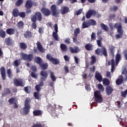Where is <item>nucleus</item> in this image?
Instances as JSON below:
<instances>
[{
	"label": "nucleus",
	"instance_id": "nucleus-6",
	"mask_svg": "<svg viewBox=\"0 0 127 127\" xmlns=\"http://www.w3.org/2000/svg\"><path fill=\"white\" fill-rule=\"evenodd\" d=\"M95 53L99 56H104L106 58H108V51L105 47L101 48H98L95 50Z\"/></svg>",
	"mask_w": 127,
	"mask_h": 127
},
{
	"label": "nucleus",
	"instance_id": "nucleus-63",
	"mask_svg": "<svg viewBox=\"0 0 127 127\" xmlns=\"http://www.w3.org/2000/svg\"><path fill=\"white\" fill-rule=\"evenodd\" d=\"M122 74L125 76H126V75H127V69L126 68H125L122 70Z\"/></svg>",
	"mask_w": 127,
	"mask_h": 127
},
{
	"label": "nucleus",
	"instance_id": "nucleus-24",
	"mask_svg": "<svg viewBox=\"0 0 127 127\" xmlns=\"http://www.w3.org/2000/svg\"><path fill=\"white\" fill-rule=\"evenodd\" d=\"M109 52V54L110 55H111L113 56V57H114V56H115V51H116V50H115V46H110L109 48L108 49Z\"/></svg>",
	"mask_w": 127,
	"mask_h": 127
},
{
	"label": "nucleus",
	"instance_id": "nucleus-33",
	"mask_svg": "<svg viewBox=\"0 0 127 127\" xmlns=\"http://www.w3.org/2000/svg\"><path fill=\"white\" fill-rule=\"evenodd\" d=\"M85 48L88 51H92L93 50V45L92 44H87L85 45Z\"/></svg>",
	"mask_w": 127,
	"mask_h": 127
},
{
	"label": "nucleus",
	"instance_id": "nucleus-41",
	"mask_svg": "<svg viewBox=\"0 0 127 127\" xmlns=\"http://www.w3.org/2000/svg\"><path fill=\"white\" fill-rule=\"evenodd\" d=\"M91 61L90 62V65H94V63L97 62V58L95 56H91Z\"/></svg>",
	"mask_w": 127,
	"mask_h": 127
},
{
	"label": "nucleus",
	"instance_id": "nucleus-51",
	"mask_svg": "<svg viewBox=\"0 0 127 127\" xmlns=\"http://www.w3.org/2000/svg\"><path fill=\"white\" fill-rule=\"evenodd\" d=\"M118 6L116 5H114L113 7H110V10L111 11H117L118 10Z\"/></svg>",
	"mask_w": 127,
	"mask_h": 127
},
{
	"label": "nucleus",
	"instance_id": "nucleus-32",
	"mask_svg": "<svg viewBox=\"0 0 127 127\" xmlns=\"http://www.w3.org/2000/svg\"><path fill=\"white\" fill-rule=\"evenodd\" d=\"M88 27H90V24L89 23V21L87 20L83 21L82 25V28H88Z\"/></svg>",
	"mask_w": 127,
	"mask_h": 127
},
{
	"label": "nucleus",
	"instance_id": "nucleus-1",
	"mask_svg": "<svg viewBox=\"0 0 127 127\" xmlns=\"http://www.w3.org/2000/svg\"><path fill=\"white\" fill-rule=\"evenodd\" d=\"M42 20V14L40 11H36L34 15L31 16V21H32L31 28L36 29L37 24L36 22Z\"/></svg>",
	"mask_w": 127,
	"mask_h": 127
},
{
	"label": "nucleus",
	"instance_id": "nucleus-59",
	"mask_svg": "<svg viewBox=\"0 0 127 127\" xmlns=\"http://www.w3.org/2000/svg\"><path fill=\"white\" fill-rule=\"evenodd\" d=\"M31 75V77L34 78V79L37 78V74L35 73V72H32Z\"/></svg>",
	"mask_w": 127,
	"mask_h": 127
},
{
	"label": "nucleus",
	"instance_id": "nucleus-42",
	"mask_svg": "<svg viewBox=\"0 0 127 127\" xmlns=\"http://www.w3.org/2000/svg\"><path fill=\"white\" fill-rule=\"evenodd\" d=\"M5 36H6V33H5V31L2 29L0 30V37H1V38H5Z\"/></svg>",
	"mask_w": 127,
	"mask_h": 127
},
{
	"label": "nucleus",
	"instance_id": "nucleus-57",
	"mask_svg": "<svg viewBox=\"0 0 127 127\" xmlns=\"http://www.w3.org/2000/svg\"><path fill=\"white\" fill-rule=\"evenodd\" d=\"M31 69L33 72H37V68L35 65H32L31 67Z\"/></svg>",
	"mask_w": 127,
	"mask_h": 127
},
{
	"label": "nucleus",
	"instance_id": "nucleus-19",
	"mask_svg": "<svg viewBox=\"0 0 127 127\" xmlns=\"http://www.w3.org/2000/svg\"><path fill=\"white\" fill-rule=\"evenodd\" d=\"M33 5V3L32 2V1L31 0H27L26 1L25 7V8H26V9H30V8H31V7H32Z\"/></svg>",
	"mask_w": 127,
	"mask_h": 127
},
{
	"label": "nucleus",
	"instance_id": "nucleus-10",
	"mask_svg": "<svg viewBox=\"0 0 127 127\" xmlns=\"http://www.w3.org/2000/svg\"><path fill=\"white\" fill-rule=\"evenodd\" d=\"M50 9L52 12V15L55 17H59V13L57 12V8L56 5L53 4L51 5Z\"/></svg>",
	"mask_w": 127,
	"mask_h": 127
},
{
	"label": "nucleus",
	"instance_id": "nucleus-64",
	"mask_svg": "<svg viewBox=\"0 0 127 127\" xmlns=\"http://www.w3.org/2000/svg\"><path fill=\"white\" fill-rule=\"evenodd\" d=\"M42 125L41 124H35L33 125L32 127H42Z\"/></svg>",
	"mask_w": 127,
	"mask_h": 127
},
{
	"label": "nucleus",
	"instance_id": "nucleus-50",
	"mask_svg": "<svg viewBox=\"0 0 127 127\" xmlns=\"http://www.w3.org/2000/svg\"><path fill=\"white\" fill-rule=\"evenodd\" d=\"M98 88L100 91H101V92H104V86H103V85H102L101 84H99L98 85Z\"/></svg>",
	"mask_w": 127,
	"mask_h": 127
},
{
	"label": "nucleus",
	"instance_id": "nucleus-9",
	"mask_svg": "<svg viewBox=\"0 0 127 127\" xmlns=\"http://www.w3.org/2000/svg\"><path fill=\"white\" fill-rule=\"evenodd\" d=\"M55 32H53V37L56 41H59L60 40L58 37V24H55L54 26Z\"/></svg>",
	"mask_w": 127,
	"mask_h": 127
},
{
	"label": "nucleus",
	"instance_id": "nucleus-11",
	"mask_svg": "<svg viewBox=\"0 0 127 127\" xmlns=\"http://www.w3.org/2000/svg\"><path fill=\"white\" fill-rule=\"evenodd\" d=\"M22 58H23V60H26L27 61H32L33 60V55L32 54H30L29 55L22 53L21 55Z\"/></svg>",
	"mask_w": 127,
	"mask_h": 127
},
{
	"label": "nucleus",
	"instance_id": "nucleus-38",
	"mask_svg": "<svg viewBox=\"0 0 127 127\" xmlns=\"http://www.w3.org/2000/svg\"><path fill=\"white\" fill-rule=\"evenodd\" d=\"M20 63H21L20 59L16 60L13 62V66H14L15 67H18V66H19V65H20Z\"/></svg>",
	"mask_w": 127,
	"mask_h": 127
},
{
	"label": "nucleus",
	"instance_id": "nucleus-29",
	"mask_svg": "<svg viewBox=\"0 0 127 127\" xmlns=\"http://www.w3.org/2000/svg\"><path fill=\"white\" fill-rule=\"evenodd\" d=\"M19 10H18V8H15L13 9L12 11V15L14 17H17V16H19Z\"/></svg>",
	"mask_w": 127,
	"mask_h": 127
},
{
	"label": "nucleus",
	"instance_id": "nucleus-40",
	"mask_svg": "<svg viewBox=\"0 0 127 127\" xmlns=\"http://www.w3.org/2000/svg\"><path fill=\"white\" fill-rule=\"evenodd\" d=\"M100 26L102 28V29L105 30V31H106L107 32H108V31H109V27L108 26H107V25H105V24L102 23L100 24Z\"/></svg>",
	"mask_w": 127,
	"mask_h": 127
},
{
	"label": "nucleus",
	"instance_id": "nucleus-22",
	"mask_svg": "<svg viewBox=\"0 0 127 127\" xmlns=\"http://www.w3.org/2000/svg\"><path fill=\"white\" fill-rule=\"evenodd\" d=\"M106 94L108 96H110L111 94L113 93V92H114V88H113V87H112L111 86H108L106 87Z\"/></svg>",
	"mask_w": 127,
	"mask_h": 127
},
{
	"label": "nucleus",
	"instance_id": "nucleus-27",
	"mask_svg": "<svg viewBox=\"0 0 127 127\" xmlns=\"http://www.w3.org/2000/svg\"><path fill=\"white\" fill-rule=\"evenodd\" d=\"M5 43L7 46H11L12 45V39L8 37L5 39Z\"/></svg>",
	"mask_w": 127,
	"mask_h": 127
},
{
	"label": "nucleus",
	"instance_id": "nucleus-17",
	"mask_svg": "<svg viewBox=\"0 0 127 127\" xmlns=\"http://www.w3.org/2000/svg\"><path fill=\"white\" fill-rule=\"evenodd\" d=\"M69 51L70 53H78L80 52V49L77 46H74V48L69 47Z\"/></svg>",
	"mask_w": 127,
	"mask_h": 127
},
{
	"label": "nucleus",
	"instance_id": "nucleus-5",
	"mask_svg": "<svg viewBox=\"0 0 127 127\" xmlns=\"http://www.w3.org/2000/svg\"><path fill=\"white\" fill-rule=\"evenodd\" d=\"M40 77L41 82L38 84L40 87H42L44 85V81H46L47 78H48V72L45 70H42L40 72Z\"/></svg>",
	"mask_w": 127,
	"mask_h": 127
},
{
	"label": "nucleus",
	"instance_id": "nucleus-4",
	"mask_svg": "<svg viewBox=\"0 0 127 127\" xmlns=\"http://www.w3.org/2000/svg\"><path fill=\"white\" fill-rule=\"evenodd\" d=\"M115 28H117L118 33L116 35V39H121L123 38V35H124V30H123V27L122 25H119L118 23H115L114 25Z\"/></svg>",
	"mask_w": 127,
	"mask_h": 127
},
{
	"label": "nucleus",
	"instance_id": "nucleus-54",
	"mask_svg": "<svg viewBox=\"0 0 127 127\" xmlns=\"http://www.w3.org/2000/svg\"><path fill=\"white\" fill-rule=\"evenodd\" d=\"M91 40H96V33L92 32L91 35Z\"/></svg>",
	"mask_w": 127,
	"mask_h": 127
},
{
	"label": "nucleus",
	"instance_id": "nucleus-16",
	"mask_svg": "<svg viewBox=\"0 0 127 127\" xmlns=\"http://www.w3.org/2000/svg\"><path fill=\"white\" fill-rule=\"evenodd\" d=\"M96 10L93 9L89 10L86 14V18H90L92 15H96Z\"/></svg>",
	"mask_w": 127,
	"mask_h": 127
},
{
	"label": "nucleus",
	"instance_id": "nucleus-39",
	"mask_svg": "<svg viewBox=\"0 0 127 127\" xmlns=\"http://www.w3.org/2000/svg\"><path fill=\"white\" fill-rule=\"evenodd\" d=\"M103 83L104 86H110V82L109 79L108 78H104L103 80Z\"/></svg>",
	"mask_w": 127,
	"mask_h": 127
},
{
	"label": "nucleus",
	"instance_id": "nucleus-44",
	"mask_svg": "<svg viewBox=\"0 0 127 127\" xmlns=\"http://www.w3.org/2000/svg\"><path fill=\"white\" fill-rule=\"evenodd\" d=\"M7 74L8 75V77L11 79L12 78V72H11V69L10 68H8L7 69Z\"/></svg>",
	"mask_w": 127,
	"mask_h": 127
},
{
	"label": "nucleus",
	"instance_id": "nucleus-60",
	"mask_svg": "<svg viewBox=\"0 0 127 127\" xmlns=\"http://www.w3.org/2000/svg\"><path fill=\"white\" fill-rule=\"evenodd\" d=\"M35 89L36 91H37V92H40V91L41 90V88H40V85L38 84L35 86Z\"/></svg>",
	"mask_w": 127,
	"mask_h": 127
},
{
	"label": "nucleus",
	"instance_id": "nucleus-48",
	"mask_svg": "<svg viewBox=\"0 0 127 127\" xmlns=\"http://www.w3.org/2000/svg\"><path fill=\"white\" fill-rule=\"evenodd\" d=\"M19 16L21 18H25L26 14L24 12H20L19 13Z\"/></svg>",
	"mask_w": 127,
	"mask_h": 127
},
{
	"label": "nucleus",
	"instance_id": "nucleus-2",
	"mask_svg": "<svg viewBox=\"0 0 127 127\" xmlns=\"http://www.w3.org/2000/svg\"><path fill=\"white\" fill-rule=\"evenodd\" d=\"M35 62L39 65L42 70H46L48 68V64L47 63H44L43 60L39 57H35Z\"/></svg>",
	"mask_w": 127,
	"mask_h": 127
},
{
	"label": "nucleus",
	"instance_id": "nucleus-12",
	"mask_svg": "<svg viewBox=\"0 0 127 127\" xmlns=\"http://www.w3.org/2000/svg\"><path fill=\"white\" fill-rule=\"evenodd\" d=\"M60 12L61 14L64 15V14L70 12V8L67 6H63L60 9Z\"/></svg>",
	"mask_w": 127,
	"mask_h": 127
},
{
	"label": "nucleus",
	"instance_id": "nucleus-58",
	"mask_svg": "<svg viewBox=\"0 0 127 127\" xmlns=\"http://www.w3.org/2000/svg\"><path fill=\"white\" fill-rule=\"evenodd\" d=\"M44 28L43 27H40L39 28V33H40V34H42L43 33H44Z\"/></svg>",
	"mask_w": 127,
	"mask_h": 127
},
{
	"label": "nucleus",
	"instance_id": "nucleus-18",
	"mask_svg": "<svg viewBox=\"0 0 127 127\" xmlns=\"http://www.w3.org/2000/svg\"><path fill=\"white\" fill-rule=\"evenodd\" d=\"M36 45L37 49L40 52H41V53H44V52H45V50L44 48H43V47L42 46V45L40 42L38 41L36 43Z\"/></svg>",
	"mask_w": 127,
	"mask_h": 127
},
{
	"label": "nucleus",
	"instance_id": "nucleus-3",
	"mask_svg": "<svg viewBox=\"0 0 127 127\" xmlns=\"http://www.w3.org/2000/svg\"><path fill=\"white\" fill-rule=\"evenodd\" d=\"M30 102H31V99L29 98H26L25 101V107L23 108V115H28L31 107H30Z\"/></svg>",
	"mask_w": 127,
	"mask_h": 127
},
{
	"label": "nucleus",
	"instance_id": "nucleus-53",
	"mask_svg": "<svg viewBox=\"0 0 127 127\" xmlns=\"http://www.w3.org/2000/svg\"><path fill=\"white\" fill-rule=\"evenodd\" d=\"M46 58L49 61H51L53 59V57H52V56L48 54L46 55Z\"/></svg>",
	"mask_w": 127,
	"mask_h": 127
},
{
	"label": "nucleus",
	"instance_id": "nucleus-7",
	"mask_svg": "<svg viewBox=\"0 0 127 127\" xmlns=\"http://www.w3.org/2000/svg\"><path fill=\"white\" fill-rule=\"evenodd\" d=\"M103 97H102V95H101V92L99 90H97L94 92V101L96 103H101L103 101Z\"/></svg>",
	"mask_w": 127,
	"mask_h": 127
},
{
	"label": "nucleus",
	"instance_id": "nucleus-62",
	"mask_svg": "<svg viewBox=\"0 0 127 127\" xmlns=\"http://www.w3.org/2000/svg\"><path fill=\"white\" fill-rule=\"evenodd\" d=\"M106 77H107V78H108L109 79L112 78V75H111V72L107 71L106 72Z\"/></svg>",
	"mask_w": 127,
	"mask_h": 127
},
{
	"label": "nucleus",
	"instance_id": "nucleus-26",
	"mask_svg": "<svg viewBox=\"0 0 127 127\" xmlns=\"http://www.w3.org/2000/svg\"><path fill=\"white\" fill-rule=\"evenodd\" d=\"M60 48L61 51H63V52H67L68 51V47H67V45L65 44H61L60 45Z\"/></svg>",
	"mask_w": 127,
	"mask_h": 127
},
{
	"label": "nucleus",
	"instance_id": "nucleus-13",
	"mask_svg": "<svg viewBox=\"0 0 127 127\" xmlns=\"http://www.w3.org/2000/svg\"><path fill=\"white\" fill-rule=\"evenodd\" d=\"M41 11L45 16H49L51 14V11L47 8H42Z\"/></svg>",
	"mask_w": 127,
	"mask_h": 127
},
{
	"label": "nucleus",
	"instance_id": "nucleus-30",
	"mask_svg": "<svg viewBox=\"0 0 127 127\" xmlns=\"http://www.w3.org/2000/svg\"><path fill=\"white\" fill-rule=\"evenodd\" d=\"M119 78L116 80V85H121L124 82V76L121 75Z\"/></svg>",
	"mask_w": 127,
	"mask_h": 127
},
{
	"label": "nucleus",
	"instance_id": "nucleus-23",
	"mask_svg": "<svg viewBox=\"0 0 127 127\" xmlns=\"http://www.w3.org/2000/svg\"><path fill=\"white\" fill-rule=\"evenodd\" d=\"M122 60V55L121 54H117L115 56V62H116V65H119V64L120 63V62Z\"/></svg>",
	"mask_w": 127,
	"mask_h": 127
},
{
	"label": "nucleus",
	"instance_id": "nucleus-56",
	"mask_svg": "<svg viewBox=\"0 0 127 127\" xmlns=\"http://www.w3.org/2000/svg\"><path fill=\"white\" fill-rule=\"evenodd\" d=\"M73 42L74 43H75V44H80V42L78 41V40H77V37H74L73 38Z\"/></svg>",
	"mask_w": 127,
	"mask_h": 127
},
{
	"label": "nucleus",
	"instance_id": "nucleus-15",
	"mask_svg": "<svg viewBox=\"0 0 127 127\" xmlns=\"http://www.w3.org/2000/svg\"><path fill=\"white\" fill-rule=\"evenodd\" d=\"M0 74L1 76V78L3 81H5L6 79V73L5 72V68L2 66L0 68Z\"/></svg>",
	"mask_w": 127,
	"mask_h": 127
},
{
	"label": "nucleus",
	"instance_id": "nucleus-28",
	"mask_svg": "<svg viewBox=\"0 0 127 127\" xmlns=\"http://www.w3.org/2000/svg\"><path fill=\"white\" fill-rule=\"evenodd\" d=\"M6 33L9 35H13L15 33V30L14 28H8L6 30Z\"/></svg>",
	"mask_w": 127,
	"mask_h": 127
},
{
	"label": "nucleus",
	"instance_id": "nucleus-49",
	"mask_svg": "<svg viewBox=\"0 0 127 127\" xmlns=\"http://www.w3.org/2000/svg\"><path fill=\"white\" fill-rule=\"evenodd\" d=\"M64 43L67 45L71 44V39H70V38L67 37L65 38L64 40Z\"/></svg>",
	"mask_w": 127,
	"mask_h": 127
},
{
	"label": "nucleus",
	"instance_id": "nucleus-21",
	"mask_svg": "<svg viewBox=\"0 0 127 127\" xmlns=\"http://www.w3.org/2000/svg\"><path fill=\"white\" fill-rule=\"evenodd\" d=\"M23 35L25 38H27L28 39L32 38V32L29 30L25 31L23 34Z\"/></svg>",
	"mask_w": 127,
	"mask_h": 127
},
{
	"label": "nucleus",
	"instance_id": "nucleus-36",
	"mask_svg": "<svg viewBox=\"0 0 127 127\" xmlns=\"http://www.w3.org/2000/svg\"><path fill=\"white\" fill-rule=\"evenodd\" d=\"M33 96L37 100H39L40 98H41V94L38 92H35L33 94Z\"/></svg>",
	"mask_w": 127,
	"mask_h": 127
},
{
	"label": "nucleus",
	"instance_id": "nucleus-52",
	"mask_svg": "<svg viewBox=\"0 0 127 127\" xmlns=\"http://www.w3.org/2000/svg\"><path fill=\"white\" fill-rule=\"evenodd\" d=\"M14 101H15V98L12 97L8 100V102L12 105V104H14Z\"/></svg>",
	"mask_w": 127,
	"mask_h": 127
},
{
	"label": "nucleus",
	"instance_id": "nucleus-37",
	"mask_svg": "<svg viewBox=\"0 0 127 127\" xmlns=\"http://www.w3.org/2000/svg\"><path fill=\"white\" fill-rule=\"evenodd\" d=\"M19 47L21 49H23V50H25L26 48H27V45L25 43L21 42L19 43Z\"/></svg>",
	"mask_w": 127,
	"mask_h": 127
},
{
	"label": "nucleus",
	"instance_id": "nucleus-35",
	"mask_svg": "<svg viewBox=\"0 0 127 127\" xmlns=\"http://www.w3.org/2000/svg\"><path fill=\"white\" fill-rule=\"evenodd\" d=\"M51 62L54 65H58V64L60 63V61L58 59H55L54 58L52 59V61H51Z\"/></svg>",
	"mask_w": 127,
	"mask_h": 127
},
{
	"label": "nucleus",
	"instance_id": "nucleus-25",
	"mask_svg": "<svg viewBox=\"0 0 127 127\" xmlns=\"http://www.w3.org/2000/svg\"><path fill=\"white\" fill-rule=\"evenodd\" d=\"M11 93V91H10V89L8 88H6L4 89V91L2 93V97H4L5 96H7V95H9V94Z\"/></svg>",
	"mask_w": 127,
	"mask_h": 127
},
{
	"label": "nucleus",
	"instance_id": "nucleus-43",
	"mask_svg": "<svg viewBox=\"0 0 127 127\" xmlns=\"http://www.w3.org/2000/svg\"><path fill=\"white\" fill-rule=\"evenodd\" d=\"M50 77L52 79L53 82H55L56 81V76H55L54 73L52 72L51 71H50Z\"/></svg>",
	"mask_w": 127,
	"mask_h": 127
},
{
	"label": "nucleus",
	"instance_id": "nucleus-47",
	"mask_svg": "<svg viewBox=\"0 0 127 127\" xmlns=\"http://www.w3.org/2000/svg\"><path fill=\"white\" fill-rule=\"evenodd\" d=\"M23 3V0H17L15 2L16 6H20Z\"/></svg>",
	"mask_w": 127,
	"mask_h": 127
},
{
	"label": "nucleus",
	"instance_id": "nucleus-45",
	"mask_svg": "<svg viewBox=\"0 0 127 127\" xmlns=\"http://www.w3.org/2000/svg\"><path fill=\"white\" fill-rule=\"evenodd\" d=\"M88 22L89 23L90 26H91V25H93L94 26V25H96V24H97V22L94 19L88 20Z\"/></svg>",
	"mask_w": 127,
	"mask_h": 127
},
{
	"label": "nucleus",
	"instance_id": "nucleus-61",
	"mask_svg": "<svg viewBox=\"0 0 127 127\" xmlns=\"http://www.w3.org/2000/svg\"><path fill=\"white\" fill-rule=\"evenodd\" d=\"M123 55L125 59L127 60V50H125L123 52Z\"/></svg>",
	"mask_w": 127,
	"mask_h": 127
},
{
	"label": "nucleus",
	"instance_id": "nucleus-34",
	"mask_svg": "<svg viewBox=\"0 0 127 127\" xmlns=\"http://www.w3.org/2000/svg\"><path fill=\"white\" fill-rule=\"evenodd\" d=\"M17 26L18 29H23V26H24V23L22 21H20L17 23Z\"/></svg>",
	"mask_w": 127,
	"mask_h": 127
},
{
	"label": "nucleus",
	"instance_id": "nucleus-46",
	"mask_svg": "<svg viewBox=\"0 0 127 127\" xmlns=\"http://www.w3.org/2000/svg\"><path fill=\"white\" fill-rule=\"evenodd\" d=\"M80 33V28H77L75 30H74V37H78V34H79Z\"/></svg>",
	"mask_w": 127,
	"mask_h": 127
},
{
	"label": "nucleus",
	"instance_id": "nucleus-14",
	"mask_svg": "<svg viewBox=\"0 0 127 127\" xmlns=\"http://www.w3.org/2000/svg\"><path fill=\"white\" fill-rule=\"evenodd\" d=\"M95 78L98 82H103V76L102 75V73L98 71L95 72Z\"/></svg>",
	"mask_w": 127,
	"mask_h": 127
},
{
	"label": "nucleus",
	"instance_id": "nucleus-8",
	"mask_svg": "<svg viewBox=\"0 0 127 127\" xmlns=\"http://www.w3.org/2000/svg\"><path fill=\"white\" fill-rule=\"evenodd\" d=\"M13 83L16 87H24L25 86V81H23L22 78H14L13 79Z\"/></svg>",
	"mask_w": 127,
	"mask_h": 127
},
{
	"label": "nucleus",
	"instance_id": "nucleus-20",
	"mask_svg": "<svg viewBox=\"0 0 127 127\" xmlns=\"http://www.w3.org/2000/svg\"><path fill=\"white\" fill-rule=\"evenodd\" d=\"M33 114L35 117H40L43 115V111L40 110H35L33 111Z\"/></svg>",
	"mask_w": 127,
	"mask_h": 127
},
{
	"label": "nucleus",
	"instance_id": "nucleus-31",
	"mask_svg": "<svg viewBox=\"0 0 127 127\" xmlns=\"http://www.w3.org/2000/svg\"><path fill=\"white\" fill-rule=\"evenodd\" d=\"M97 37L98 39L96 41L97 45L99 47H102V41H103V38L101 36H98Z\"/></svg>",
	"mask_w": 127,
	"mask_h": 127
},
{
	"label": "nucleus",
	"instance_id": "nucleus-55",
	"mask_svg": "<svg viewBox=\"0 0 127 127\" xmlns=\"http://www.w3.org/2000/svg\"><path fill=\"white\" fill-rule=\"evenodd\" d=\"M64 73H65V74L69 73V68H68V66L65 65L64 67Z\"/></svg>",
	"mask_w": 127,
	"mask_h": 127
}]
</instances>
